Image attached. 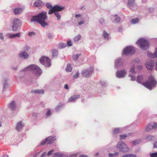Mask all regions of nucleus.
Masks as SVG:
<instances>
[{
    "label": "nucleus",
    "instance_id": "obj_47",
    "mask_svg": "<svg viewBox=\"0 0 157 157\" xmlns=\"http://www.w3.org/2000/svg\"><path fill=\"white\" fill-rule=\"evenodd\" d=\"M135 67H133L132 68H131L130 69V72L131 73H132L133 74L135 73Z\"/></svg>",
    "mask_w": 157,
    "mask_h": 157
},
{
    "label": "nucleus",
    "instance_id": "obj_38",
    "mask_svg": "<svg viewBox=\"0 0 157 157\" xmlns=\"http://www.w3.org/2000/svg\"><path fill=\"white\" fill-rule=\"evenodd\" d=\"M46 7H47V8H48V9H50L52 7H53L51 5V4L50 3H47L46 4Z\"/></svg>",
    "mask_w": 157,
    "mask_h": 157
},
{
    "label": "nucleus",
    "instance_id": "obj_45",
    "mask_svg": "<svg viewBox=\"0 0 157 157\" xmlns=\"http://www.w3.org/2000/svg\"><path fill=\"white\" fill-rule=\"evenodd\" d=\"M51 114V111L50 109H48V110L47 112L46 113V115L47 117H48Z\"/></svg>",
    "mask_w": 157,
    "mask_h": 157
},
{
    "label": "nucleus",
    "instance_id": "obj_27",
    "mask_svg": "<svg viewBox=\"0 0 157 157\" xmlns=\"http://www.w3.org/2000/svg\"><path fill=\"white\" fill-rule=\"evenodd\" d=\"M81 37V35H78L75 37L74 40L75 41H78L80 40Z\"/></svg>",
    "mask_w": 157,
    "mask_h": 157
},
{
    "label": "nucleus",
    "instance_id": "obj_3",
    "mask_svg": "<svg viewBox=\"0 0 157 157\" xmlns=\"http://www.w3.org/2000/svg\"><path fill=\"white\" fill-rule=\"evenodd\" d=\"M25 71H33L35 75L39 76L42 73V71L37 66L34 65H32L29 66L28 67L25 68L24 69Z\"/></svg>",
    "mask_w": 157,
    "mask_h": 157
},
{
    "label": "nucleus",
    "instance_id": "obj_58",
    "mask_svg": "<svg viewBox=\"0 0 157 157\" xmlns=\"http://www.w3.org/2000/svg\"><path fill=\"white\" fill-rule=\"evenodd\" d=\"M46 155V153L44 152L41 155V157H45Z\"/></svg>",
    "mask_w": 157,
    "mask_h": 157
},
{
    "label": "nucleus",
    "instance_id": "obj_57",
    "mask_svg": "<svg viewBox=\"0 0 157 157\" xmlns=\"http://www.w3.org/2000/svg\"><path fill=\"white\" fill-rule=\"evenodd\" d=\"M84 20H82V21H81V22H78V24L79 25H81L82 24H84Z\"/></svg>",
    "mask_w": 157,
    "mask_h": 157
},
{
    "label": "nucleus",
    "instance_id": "obj_10",
    "mask_svg": "<svg viewBox=\"0 0 157 157\" xmlns=\"http://www.w3.org/2000/svg\"><path fill=\"white\" fill-rule=\"evenodd\" d=\"M20 23V21L18 19L16 18L14 20L12 25V29L13 31L17 30Z\"/></svg>",
    "mask_w": 157,
    "mask_h": 157
},
{
    "label": "nucleus",
    "instance_id": "obj_22",
    "mask_svg": "<svg viewBox=\"0 0 157 157\" xmlns=\"http://www.w3.org/2000/svg\"><path fill=\"white\" fill-rule=\"evenodd\" d=\"M16 37H20V33H18L16 34H10L9 37L10 38H13Z\"/></svg>",
    "mask_w": 157,
    "mask_h": 157
},
{
    "label": "nucleus",
    "instance_id": "obj_23",
    "mask_svg": "<svg viewBox=\"0 0 157 157\" xmlns=\"http://www.w3.org/2000/svg\"><path fill=\"white\" fill-rule=\"evenodd\" d=\"M135 4L134 0H128V5L129 6H133Z\"/></svg>",
    "mask_w": 157,
    "mask_h": 157
},
{
    "label": "nucleus",
    "instance_id": "obj_54",
    "mask_svg": "<svg viewBox=\"0 0 157 157\" xmlns=\"http://www.w3.org/2000/svg\"><path fill=\"white\" fill-rule=\"evenodd\" d=\"M35 34V33L33 32H29V36H32V35H34Z\"/></svg>",
    "mask_w": 157,
    "mask_h": 157
},
{
    "label": "nucleus",
    "instance_id": "obj_60",
    "mask_svg": "<svg viewBox=\"0 0 157 157\" xmlns=\"http://www.w3.org/2000/svg\"><path fill=\"white\" fill-rule=\"evenodd\" d=\"M7 84L6 83H4L3 84V89L6 88V86H7Z\"/></svg>",
    "mask_w": 157,
    "mask_h": 157
},
{
    "label": "nucleus",
    "instance_id": "obj_24",
    "mask_svg": "<svg viewBox=\"0 0 157 157\" xmlns=\"http://www.w3.org/2000/svg\"><path fill=\"white\" fill-rule=\"evenodd\" d=\"M72 67H71L70 64H68L66 69V70L67 72H70L71 71Z\"/></svg>",
    "mask_w": 157,
    "mask_h": 157
},
{
    "label": "nucleus",
    "instance_id": "obj_7",
    "mask_svg": "<svg viewBox=\"0 0 157 157\" xmlns=\"http://www.w3.org/2000/svg\"><path fill=\"white\" fill-rule=\"evenodd\" d=\"M55 140L56 139L55 137L49 136L42 141L41 142V144L42 145L50 144L53 143Z\"/></svg>",
    "mask_w": 157,
    "mask_h": 157
},
{
    "label": "nucleus",
    "instance_id": "obj_36",
    "mask_svg": "<svg viewBox=\"0 0 157 157\" xmlns=\"http://www.w3.org/2000/svg\"><path fill=\"white\" fill-rule=\"evenodd\" d=\"M113 133L114 134H117L120 132L119 129L116 128L114 129L113 131Z\"/></svg>",
    "mask_w": 157,
    "mask_h": 157
},
{
    "label": "nucleus",
    "instance_id": "obj_8",
    "mask_svg": "<svg viewBox=\"0 0 157 157\" xmlns=\"http://www.w3.org/2000/svg\"><path fill=\"white\" fill-rule=\"evenodd\" d=\"M64 8L62 7H60L59 6L56 5L52 7L50 9L48 12L49 14H51L56 12L60 11L63 10Z\"/></svg>",
    "mask_w": 157,
    "mask_h": 157
},
{
    "label": "nucleus",
    "instance_id": "obj_14",
    "mask_svg": "<svg viewBox=\"0 0 157 157\" xmlns=\"http://www.w3.org/2000/svg\"><path fill=\"white\" fill-rule=\"evenodd\" d=\"M43 3L41 0H37L34 3V6L36 7H38L41 6L43 4Z\"/></svg>",
    "mask_w": 157,
    "mask_h": 157
},
{
    "label": "nucleus",
    "instance_id": "obj_30",
    "mask_svg": "<svg viewBox=\"0 0 157 157\" xmlns=\"http://www.w3.org/2000/svg\"><path fill=\"white\" fill-rule=\"evenodd\" d=\"M53 155L55 157H61L62 155V153L59 152H56L54 153Z\"/></svg>",
    "mask_w": 157,
    "mask_h": 157
},
{
    "label": "nucleus",
    "instance_id": "obj_25",
    "mask_svg": "<svg viewBox=\"0 0 157 157\" xmlns=\"http://www.w3.org/2000/svg\"><path fill=\"white\" fill-rule=\"evenodd\" d=\"M52 56L55 57L57 56L58 54V51L56 49H53L52 51Z\"/></svg>",
    "mask_w": 157,
    "mask_h": 157
},
{
    "label": "nucleus",
    "instance_id": "obj_13",
    "mask_svg": "<svg viewBox=\"0 0 157 157\" xmlns=\"http://www.w3.org/2000/svg\"><path fill=\"white\" fill-rule=\"evenodd\" d=\"M145 65L147 69L151 71L154 65V62L152 60H150L146 62Z\"/></svg>",
    "mask_w": 157,
    "mask_h": 157
},
{
    "label": "nucleus",
    "instance_id": "obj_9",
    "mask_svg": "<svg viewBox=\"0 0 157 157\" xmlns=\"http://www.w3.org/2000/svg\"><path fill=\"white\" fill-rule=\"evenodd\" d=\"M135 50L132 47H126L124 50V53L125 55L132 54L135 53Z\"/></svg>",
    "mask_w": 157,
    "mask_h": 157
},
{
    "label": "nucleus",
    "instance_id": "obj_50",
    "mask_svg": "<svg viewBox=\"0 0 157 157\" xmlns=\"http://www.w3.org/2000/svg\"><path fill=\"white\" fill-rule=\"evenodd\" d=\"M75 17L77 18H80L81 19H82L81 15V14H75Z\"/></svg>",
    "mask_w": 157,
    "mask_h": 157
},
{
    "label": "nucleus",
    "instance_id": "obj_1",
    "mask_svg": "<svg viewBox=\"0 0 157 157\" xmlns=\"http://www.w3.org/2000/svg\"><path fill=\"white\" fill-rule=\"evenodd\" d=\"M143 78L142 75L139 76L137 77L136 81L138 83H141L145 87L150 90H151L153 87H155L157 84V82L153 76L151 75L148 77V81L146 82H142Z\"/></svg>",
    "mask_w": 157,
    "mask_h": 157
},
{
    "label": "nucleus",
    "instance_id": "obj_49",
    "mask_svg": "<svg viewBox=\"0 0 157 157\" xmlns=\"http://www.w3.org/2000/svg\"><path fill=\"white\" fill-rule=\"evenodd\" d=\"M78 154L77 153H74L71 155L69 157H76Z\"/></svg>",
    "mask_w": 157,
    "mask_h": 157
},
{
    "label": "nucleus",
    "instance_id": "obj_5",
    "mask_svg": "<svg viewBox=\"0 0 157 157\" xmlns=\"http://www.w3.org/2000/svg\"><path fill=\"white\" fill-rule=\"evenodd\" d=\"M117 147L121 151L124 152H128L129 150L127 145L123 142H119L117 145Z\"/></svg>",
    "mask_w": 157,
    "mask_h": 157
},
{
    "label": "nucleus",
    "instance_id": "obj_33",
    "mask_svg": "<svg viewBox=\"0 0 157 157\" xmlns=\"http://www.w3.org/2000/svg\"><path fill=\"white\" fill-rule=\"evenodd\" d=\"M122 157H136V155H133L132 154L125 155H123Z\"/></svg>",
    "mask_w": 157,
    "mask_h": 157
},
{
    "label": "nucleus",
    "instance_id": "obj_41",
    "mask_svg": "<svg viewBox=\"0 0 157 157\" xmlns=\"http://www.w3.org/2000/svg\"><path fill=\"white\" fill-rule=\"evenodd\" d=\"M153 54L154 55L151 56L152 57H155V58L157 57V48H156L155 49V52Z\"/></svg>",
    "mask_w": 157,
    "mask_h": 157
},
{
    "label": "nucleus",
    "instance_id": "obj_35",
    "mask_svg": "<svg viewBox=\"0 0 157 157\" xmlns=\"http://www.w3.org/2000/svg\"><path fill=\"white\" fill-rule=\"evenodd\" d=\"M116 18L115 19V21L116 22H119L121 20V18L119 17H118L117 16V15H115Z\"/></svg>",
    "mask_w": 157,
    "mask_h": 157
},
{
    "label": "nucleus",
    "instance_id": "obj_26",
    "mask_svg": "<svg viewBox=\"0 0 157 157\" xmlns=\"http://www.w3.org/2000/svg\"><path fill=\"white\" fill-rule=\"evenodd\" d=\"M139 21V19L138 18H136L134 19H133L132 20L131 23L132 24H135L138 22Z\"/></svg>",
    "mask_w": 157,
    "mask_h": 157
},
{
    "label": "nucleus",
    "instance_id": "obj_43",
    "mask_svg": "<svg viewBox=\"0 0 157 157\" xmlns=\"http://www.w3.org/2000/svg\"><path fill=\"white\" fill-rule=\"evenodd\" d=\"M129 76L131 77L132 80H134V81L136 79V77H135V76H134L133 75H131V74H129Z\"/></svg>",
    "mask_w": 157,
    "mask_h": 157
},
{
    "label": "nucleus",
    "instance_id": "obj_40",
    "mask_svg": "<svg viewBox=\"0 0 157 157\" xmlns=\"http://www.w3.org/2000/svg\"><path fill=\"white\" fill-rule=\"evenodd\" d=\"M79 56V55L76 54L74 55L73 56V58L74 60H76L77 59Z\"/></svg>",
    "mask_w": 157,
    "mask_h": 157
},
{
    "label": "nucleus",
    "instance_id": "obj_4",
    "mask_svg": "<svg viewBox=\"0 0 157 157\" xmlns=\"http://www.w3.org/2000/svg\"><path fill=\"white\" fill-rule=\"evenodd\" d=\"M137 43L140 46L141 48L143 50H146L149 48V44L148 41L144 39H141L138 40Z\"/></svg>",
    "mask_w": 157,
    "mask_h": 157
},
{
    "label": "nucleus",
    "instance_id": "obj_15",
    "mask_svg": "<svg viewBox=\"0 0 157 157\" xmlns=\"http://www.w3.org/2000/svg\"><path fill=\"white\" fill-rule=\"evenodd\" d=\"M79 95H74L73 96H72L68 99V102H71L74 101L76 99L79 98Z\"/></svg>",
    "mask_w": 157,
    "mask_h": 157
},
{
    "label": "nucleus",
    "instance_id": "obj_51",
    "mask_svg": "<svg viewBox=\"0 0 157 157\" xmlns=\"http://www.w3.org/2000/svg\"><path fill=\"white\" fill-rule=\"evenodd\" d=\"M48 37L49 38H52V35L51 33H48Z\"/></svg>",
    "mask_w": 157,
    "mask_h": 157
},
{
    "label": "nucleus",
    "instance_id": "obj_28",
    "mask_svg": "<svg viewBox=\"0 0 157 157\" xmlns=\"http://www.w3.org/2000/svg\"><path fill=\"white\" fill-rule=\"evenodd\" d=\"M119 155L118 152H116L114 154L109 153L108 155L109 157H115Z\"/></svg>",
    "mask_w": 157,
    "mask_h": 157
},
{
    "label": "nucleus",
    "instance_id": "obj_56",
    "mask_svg": "<svg viewBox=\"0 0 157 157\" xmlns=\"http://www.w3.org/2000/svg\"><path fill=\"white\" fill-rule=\"evenodd\" d=\"M100 22L101 24H102L104 22V20L103 18H101L100 19Z\"/></svg>",
    "mask_w": 157,
    "mask_h": 157
},
{
    "label": "nucleus",
    "instance_id": "obj_31",
    "mask_svg": "<svg viewBox=\"0 0 157 157\" xmlns=\"http://www.w3.org/2000/svg\"><path fill=\"white\" fill-rule=\"evenodd\" d=\"M141 140L140 139H138L134 141H133L132 142V143L134 144V145L140 143V142H141Z\"/></svg>",
    "mask_w": 157,
    "mask_h": 157
},
{
    "label": "nucleus",
    "instance_id": "obj_18",
    "mask_svg": "<svg viewBox=\"0 0 157 157\" xmlns=\"http://www.w3.org/2000/svg\"><path fill=\"white\" fill-rule=\"evenodd\" d=\"M19 57L21 58H23L25 59H27L29 57V55L26 52H24L21 53L19 55Z\"/></svg>",
    "mask_w": 157,
    "mask_h": 157
},
{
    "label": "nucleus",
    "instance_id": "obj_44",
    "mask_svg": "<svg viewBox=\"0 0 157 157\" xmlns=\"http://www.w3.org/2000/svg\"><path fill=\"white\" fill-rule=\"evenodd\" d=\"M54 149H52L47 154V155L48 156H49L51 154H52V153L54 152Z\"/></svg>",
    "mask_w": 157,
    "mask_h": 157
},
{
    "label": "nucleus",
    "instance_id": "obj_2",
    "mask_svg": "<svg viewBox=\"0 0 157 157\" xmlns=\"http://www.w3.org/2000/svg\"><path fill=\"white\" fill-rule=\"evenodd\" d=\"M47 14L46 12H42L36 16L33 17L31 19V21H37L43 27L47 26L48 25V24L45 21L47 18Z\"/></svg>",
    "mask_w": 157,
    "mask_h": 157
},
{
    "label": "nucleus",
    "instance_id": "obj_63",
    "mask_svg": "<svg viewBox=\"0 0 157 157\" xmlns=\"http://www.w3.org/2000/svg\"><path fill=\"white\" fill-rule=\"evenodd\" d=\"M142 67L141 66H138L137 67V68L138 69L140 70L142 69Z\"/></svg>",
    "mask_w": 157,
    "mask_h": 157
},
{
    "label": "nucleus",
    "instance_id": "obj_17",
    "mask_svg": "<svg viewBox=\"0 0 157 157\" xmlns=\"http://www.w3.org/2000/svg\"><path fill=\"white\" fill-rule=\"evenodd\" d=\"M9 107L12 110H14L16 107L15 103L14 101H13L9 104Z\"/></svg>",
    "mask_w": 157,
    "mask_h": 157
},
{
    "label": "nucleus",
    "instance_id": "obj_6",
    "mask_svg": "<svg viewBox=\"0 0 157 157\" xmlns=\"http://www.w3.org/2000/svg\"><path fill=\"white\" fill-rule=\"evenodd\" d=\"M40 61L45 67H50L51 65L50 59L48 57L43 56L40 59Z\"/></svg>",
    "mask_w": 157,
    "mask_h": 157
},
{
    "label": "nucleus",
    "instance_id": "obj_42",
    "mask_svg": "<svg viewBox=\"0 0 157 157\" xmlns=\"http://www.w3.org/2000/svg\"><path fill=\"white\" fill-rule=\"evenodd\" d=\"M153 55H154L153 54H152L150 52H147V56H148L152 58H155V57H152L151 56H153Z\"/></svg>",
    "mask_w": 157,
    "mask_h": 157
},
{
    "label": "nucleus",
    "instance_id": "obj_21",
    "mask_svg": "<svg viewBox=\"0 0 157 157\" xmlns=\"http://www.w3.org/2000/svg\"><path fill=\"white\" fill-rule=\"evenodd\" d=\"M22 9L17 8L14 10V12L15 14H18L22 12Z\"/></svg>",
    "mask_w": 157,
    "mask_h": 157
},
{
    "label": "nucleus",
    "instance_id": "obj_11",
    "mask_svg": "<svg viewBox=\"0 0 157 157\" xmlns=\"http://www.w3.org/2000/svg\"><path fill=\"white\" fill-rule=\"evenodd\" d=\"M93 71V68H90L83 71L82 74L84 77H87L91 74Z\"/></svg>",
    "mask_w": 157,
    "mask_h": 157
},
{
    "label": "nucleus",
    "instance_id": "obj_32",
    "mask_svg": "<svg viewBox=\"0 0 157 157\" xmlns=\"http://www.w3.org/2000/svg\"><path fill=\"white\" fill-rule=\"evenodd\" d=\"M146 139L147 140H154L155 139V138L154 136H148L146 138Z\"/></svg>",
    "mask_w": 157,
    "mask_h": 157
},
{
    "label": "nucleus",
    "instance_id": "obj_53",
    "mask_svg": "<svg viewBox=\"0 0 157 157\" xmlns=\"http://www.w3.org/2000/svg\"><path fill=\"white\" fill-rule=\"evenodd\" d=\"M134 62L138 63L140 62V60L138 58H136L134 60Z\"/></svg>",
    "mask_w": 157,
    "mask_h": 157
},
{
    "label": "nucleus",
    "instance_id": "obj_39",
    "mask_svg": "<svg viewBox=\"0 0 157 157\" xmlns=\"http://www.w3.org/2000/svg\"><path fill=\"white\" fill-rule=\"evenodd\" d=\"M149 155L150 157H157V152L150 153Z\"/></svg>",
    "mask_w": 157,
    "mask_h": 157
},
{
    "label": "nucleus",
    "instance_id": "obj_37",
    "mask_svg": "<svg viewBox=\"0 0 157 157\" xmlns=\"http://www.w3.org/2000/svg\"><path fill=\"white\" fill-rule=\"evenodd\" d=\"M66 46V44L63 43L60 44L59 45V47L60 48H63Z\"/></svg>",
    "mask_w": 157,
    "mask_h": 157
},
{
    "label": "nucleus",
    "instance_id": "obj_16",
    "mask_svg": "<svg viewBox=\"0 0 157 157\" xmlns=\"http://www.w3.org/2000/svg\"><path fill=\"white\" fill-rule=\"evenodd\" d=\"M150 127H151V125H148L147 127L145 129V131H149L150 130ZM152 128H157V124L156 123H155L152 126Z\"/></svg>",
    "mask_w": 157,
    "mask_h": 157
},
{
    "label": "nucleus",
    "instance_id": "obj_12",
    "mask_svg": "<svg viewBox=\"0 0 157 157\" xmlns=\"http://www.w3.org/2000/svg\"><path fill=\"white\" fill-rule=\"evenodd\" d=\"M126 73V72L124 69L119 70L116 72V77L118 78L124 77Z\"/></svg>",
    "mask_w": 157,
    "mask_h": 157
},
{
    "label": "nucleus",
    "instance_id": "obj_64",
    "mask_svg": "<svg viewBox=\"0 0 157 157\" xmlns=\"http://www.w3.org/2000/svg\"><path fill=\"white\" fill-rule=\"evenodd\" d=\"M61 157H68V156L66 155H65L62 154V155Z\"/></svg>",
    "mask_w": 157,
    "mask_h": 157
},
{
    "label": "nucleus",
    "instance_id": "obj_61",
    "mask_svg": "<svg viewBox=\"0 0 157 157\" xmlns=\"http://www.w3.org/2000/svg\"><path fill=\"white\" fill-rule=\"evenodd\" d=\"M154 147L155 148H157V141L154 144Z\"/></svg>",
    "mask_w": 157,
    "mask_h": 157
},
{
    "label": "nucleus",
    "instance_id": "obj_62",
    "mask_svg": "<svg viewBox=\"0 0 157 157\" xmlns=\"http://www.w3.org/2000/svg\"><path fill=\"white\" fill-rule=\"evenodd\" d=\"M79 157H88V156L86 155H80Z\"/></svg>",
    "mask_w": 157,
    "mask_h": 157
},
{
    "label": "nucleus",
    "instance_id": "obj_46",
    "mask_svg": "<svg viewBox=\"0 0 157 157\" xmlns=\"http://www.w3.org/2000/svg\"><path fill=\"white\" fill-rule=\"evenodd\" d=\"M121 138L120 140H122L123 139H124L127 137L126 135H122L120 136Z\"/></svg>",
    "mask_w": 157,
    "mask_h": 157
},
{
    "label": "nucleus",
    "instance_id": "obj_34",
    "mask_svg": "<svg viewBox=\"0 0 157 157\" xmlns=\"http://www.w3.org/2000/svg\"><path fill=\"white\" fill-rule=\"evenodd\" d=\"M55 14L56 16L57 17L58 20H59L60 19L61 16L59 13L57 12H55Z\"/></svg>",
    "mask_w": 157,
    "mask_h": 157
},
{
    "label": "nucleus",
    "instance_id": "obj_52",
    "mask_svg": "<svg viewBox=\"0 0 157 157\" xmlns=\"http://www.w3.org/2000/svg\"><path fill=\"white\" fill-rule=\"evenodd\" d=\"M67 45L69 46H71L72 45L71 42L70 40H69V41H67Z\"/></svg>",
    "mask_w": 157,
    "mask_h": 157
},
{
    "label": "nucleus",
    "instance_id": "obj_59",
    "mask_svg": "<svg viewBox=\"0 0 157 157\" xmlns=\"http://www.w3.org/2000/svg\"><path fill=\"white\" fill-rule=\"evenodd\" d=\"M64 88L66 89H68V86L67 84H66L65 85Z\"/></svg>",
    "mask_w": 157,
    "mask_h": 157
},
{
    "label": "nucleus",
    "instance_id": "obj_48",
    "mask_svg": "<svg viewBox=\"0 0 157 157\" xmlns=\"http://www.w3.org/2000/svg\"><path fill=\"white\" fill-rule=\"evenodd\" d=\"M79 75V73L78 72H77L75 75H74L73 76V78H76L77 77H78Z\"/></svg>",
    "mask_w": 157,
    "mask_h": 157
},
{
    "label": "nucleus",
    "instance_id": "obj_29",
    "mask_svg": "<svg viewBox=\"0 0 157 157\" xmlns=\"http://www.w3.org/2000/svg\"><path fill=\"white\" fill-rule=\"evenodd\" d=\"M103 36L105 38L108 39L109 35L106 31H104L103 33Z\"/></svg>",
    "mask_w": 157,
    "mask_h": 157
},
{
    "label": "nucleus",
    "instance_id": "obj_20",
    "mask_svg": "<svg viewBox=\"0 0 157 157\" xmlns=\"http://www.w3.org/2000/svg\"><path fill=\"white\" fill-rule=\"evenodd\" d=\"M32 93H37V94H43L44 93V91L43 90H31V91Z\"/></svg>",
    "mask_w": 157,
    "mask_h": 157
},
{
    "label": "nucleus",
    "instance_id": "obj_19",
    "mask_svg": "<svg viewBox=\"0 0 157 157\" xmlns=\"http://www.w3.org/2000/svg\"><path fill=\"white\" fill-rule=\"evenodd\" d=\"M23 127V125L22 124L21 122H20L17 124L16 129L18 131H19Z\"/></svg>",
    "mask_w": 157,
    "mask_h": 157
},
{
    "label": "nucleus",
    "instance_id": "obj_55",
    "mask_svg": "<svg viewBox=\"0 0 157 157\" xmlns=\"http://www.w3.org/2000/svg\"><path fill=\"white\" fill-rule=\"evenodd\" d=\"M0 38L2 40H3L4 39V37L2 33H0Z\"/></svg>",
    "mask_w": 157,
    "mask_h": 157
}]
</instances>
